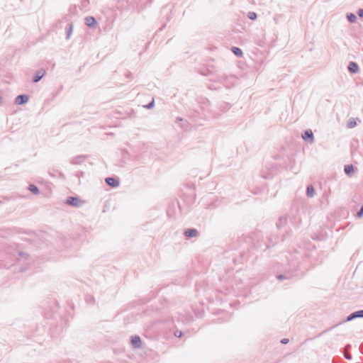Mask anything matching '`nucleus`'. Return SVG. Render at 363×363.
Segmentation results:
<instances>
[{
  "instance_id": "16",
  "label": "nucleus",
  "mask_w": 363,
  "mask_h": 363,
  "mask_svg": "<svg viewBox=\"0 0 363 363\" xmlns=\"http://www.w3.org/2000/svg\"><path fill=\"white\" fill-rule=\"evenodd\" d=\"M348 21L351 23H354L357 21V17L353 13H349L347 16Z\"/></svg>"
},
{
  "instance_id": "5",
  "label": "nucleus",
  "mask_w": 363,
  "mask_h": 363,
  "mask_svg": "<svg viewBox=\"0 0 363 363\" xmlns=\"http://www.w3.org/2000/svg\"><path fill=\"white\" fill-rule=\"evenodd\" d=\"M131 344L135 348H140L141 347V340L139 336H133L131 338Z\"/></svg>"
},
{
  "instance_id": "22",
  "label": "nucleus",
  "mask_w": 363,
  "mask_h": 363,
  "mask_svg": "<svg viewBox=\"0 0 363 363\" xmlns=\"http://www.w3.org/2000/svg\"><path fill=\"white\" fill-rule=\"evenodd\" d=\"M182 333L181 331H177V332L175 333V335H176L177 337H182Z\"/></svg>"
},
{
  "instance_id": "21",
  "label": "nucleus",
  "mask_w": 363,
  "mask_h": 363,
  "mask_svg": "<svg viewBox=\"0 0 363 363\" xmlns=\"http://www.w3.org/2000/svg\"><path fill=\"white\" fill-rule=\"evenodd\" d=\"M358 15L359 17L363 18V9H359L358 11Z\"/></svg>"
},
{
  "instance_id": "26",
  "label": "nucleus",
  "mask_w": 363,
  "mask_h": 363,
  "mask_svg": "<svg viewBox=\"0 0 363 363\" xmlns=\"http://www.w3.org/2000/svg\"><path fill=\"white\" fill-rule=\"evenodd\" d=\"M2 102V97L0 96V104H1Z\"/></svg>"
},
{
  "instance_id": "13",
  "label": "nucleus",
  "mask_w": 363,
  "mask_h": 363,
  "mask_svg": "<svg viewBox=\"0 0 363 363\" xmlns=\"http://www.w3.org/2000/svg\"><path fill=\"white\" fill-rule=\"evenodd\" d=\"M356 125H357L356 120L353 118H350L349 121H347V125L349 128H352L355 127Z\"/></svg>"
},
{
  "instance_id": "14",
  "label": "nucleus",
  "mask_w": 363,
  "mask_h": 363,
  "mask_svg": "<svg viewBox=\"0 0 363 363\" xmlns=\"http://www.w3.org/2000/svg\"><path fill=\"white\" fill-rule=\"evenodd\" d=\"M28 189L34 194H39V189L38 188L34 185V184H30L28 187Z\"/></svg>"
},
{
  "instance_id": "6",
  "label": "nucleus",
  "mask_w": 363,
  "mask_h": 363,
  "mask_svg": "<svg viewBox=\"0 0 363 363\" xmlns=\"http://www.w3.org/2000/svg\"><path fill=\"white\" fill-rule=\"evenodd\" d=\"M105 181L108 185L112 187H118L119 186V182L113 177H107Z\"/></svg>"
},
{
  "instance_id": "8",
  "label": "nucleus",
  "mask_w": 363,
  "mask_h": 363,
  "mask_svg": "<svg viewBox=\"0 0 363 363\" xmlns=\"http://www.w3.org/2000/svg\"><path fill=\"white\" fill-rule=\"evenodd\" d=\"M184 235L189 238L196 237L198 235V231L194 228L187 229L185 230Z\"/></svg>"
},
{
  "instance_id": "10",
  "label": "nucleus",
  "mask_w": 363,
  "mask_h": 363,
  "mask_svg": "<svg viewBox=\"0 0 363 363\" xmlns=\"http://www.w3.org/2000/svg\"><path fill=\"white\" fill-rule=\"evenodd\" d=\"M348 69L352 73H356L358 71V66L354 62H350L348 65Z\"/></svg>"
},
{
  "instance_id": "18",
  "label": "nucleus",
  "mask_w": 363,
  "mask_h": 363,
  "mask_svg": "<svg viewBox=\"0 0 363 363\" xmlns=\"http://www.w3.org/2000/svg\"><path fill=\"white\" fill-rule=\"evenodd\" d=\"M72 30H73V26L72 25H69V28L67 31V38H69L71 35H72Z\"/></svg>"
},
{
  "instance_id": "9",
  "label": "nucleus",
  "mask_w": 363,
  "mask_h": 363,
  "mask_svg": "<svg viewBox=\"0 0 363 363\" xmlns=\"http://www.w3.org/2000/svg\"><path fill=\"white\" fill-rule=\"evenodd\" d=\"M85 23L89 27H93L96 23V21L94 17L88 16L85 18Z\"/></svg>"
},
{
  "instance_id": "23",
  "label": "nucleus",
  "mask_w": 363,
  "mask_h": 363,
  "mask_svg": "<svg viewBox=\"0 0 363 363\" xmlns=\"http://www.w3.org/2000/svg\"><path fill=\"white\" fill-rule=\"evenodd\" d=\"M281 342L282 344H286V343H288V342H289V340H288V339H286V338H284V339H282V340H281Z\"/></svg>"
},
{
  "instance_id": "7",
  "label": "nucleus",
  "mask_w": 363,
  "mask_h": 363,
  "mask_svg": "<svg viewBox=\"0 0 363 363\" xmlns=\"http://www.w3.org/2000/svg\"><path fill=\"white\" fill-rule=\"evenodd\" d=\"M45 74V70L43 69L37 71L35 77L33 78V82H39Z\"/></svg>"
},
{
  "instance_id": "15",
  "label": "nucleus",
  "mask_w": 363,
  "mask_h": 363,
  "mask_svg": "<svg viewBox=\"0 0 363 363\" xmlns=\"http://www.w3.org/2000/svg\"><path fill=\"white\" fill-rule=\"evenodd\" d=\"M232 52H233L236 56H238V57L242 56V50H241L240 48H237V47H233V48H232Z\"/></svg>"
},
{
  "instance_id": "25",
  "label": "nucleus",
  "mask_w": 363,
  "mask_h": 363,
  "mask_svg": "<svg viewBox=\"0 0 363 363\" xmlns=\"http://www.w3.org/2000/svg\"><path fill=\"white\" fill-rule=\"evenodd\" d=\"M345 357L348 359H350L352 358V356L350 354H345Z\"/></svg>"
},
{
  "instance_id": "20",
  "label": "nucleus",
  "mask_w": 363,
  "mask_h": 363,
  "mask_svg": "<svg viewBox=\"0 0 363 363\" xmlns=\"http://www.w3.org/2000/svg\"><path fill=\"white\" fill-rule=\"evenodd\" d=\"M358 217H361L363 216V206L361 207L360 210L357 213Z\"/></svg>"
},
{
  "instance_id": "1",
  "label": "nucleus",
  "mask_w": 363,
  "mask_h": 363,
  "mask_svg": "<svg viewBox=\"0 0 363 363\" xmlns=\"http://www.w3.org/2000/svg\"><path fill=\"white\" fill-rule=\"evenodd\" d=\"M66 203L72 206L79 207L82 205L83 201L77 197H69L66 201Z\"/></svg>"
},
{
  "instance_id": "4",
  "label": "nucleus",
  "mask_w": 363,
  "mask_h": 363,
  "mask_svg": "<svg viewBox=\"0 0 363 363\" xmlns=\"http://www.w3.org/2000/svg\"><path fill=\"white\" fill-rule=\"evenodd\" d=\"M28 100H29L28 96L22 94V95H18L16 98L15 102L17 104L21 105V104H24L27 103L28 101Z\"/></svg>"
},
{
  "instance_id": "19",
  "label": "nucleus",
  "mask_w": 363,
  "mask_h": 363,
  "mask_svg": "<svg viewBox=\"0 0 363 363\" xmlns=\"http://www.w3.org/2000/svg\"><path fill=\"white\" fill-rule=\"evenodd\" d=\"M154 105H155V101H154V100H152L150 103H149V104H148L147 106H145V107L146 108L150 109V108H153V107H154Z\"/></svg>"
},
{
  "instance_id": "2",
  "label": "nucleus",
  "mask_w": 363,
  "mask_h": 363,
  "mask_svg": "<svg viewBox=\"0 0 363 363\" xmlns=\"http://www.w3.org/2000/svg\"><path fill=\"white\" fill-rule=\"evenodd\" d=\"M304 140L308 141L310 143H313L314 140L313 133L311 130H307L304 132L302 135Z\"/></svg>"
},
{
  "instance_id": "11",
  "label": "nucleus",
  "mask_w": 363,
  "mask_h": 363,
  "mask_svg": "<svg viewBox=\"0 0 363 363\" xmlns=\"http://www.w3.org/2000/svg\"><path fill=\"white\" fill-rule=\"evenodd\" d=\"M344 170L347 175L351 176L354 172V167L352 164L345 165Z\"/></svg>"
},
{
  "instance_id": "17",
  "label": "nucleus",
  "mask_w": 363,
  "mask_h": 363,
  "mask_svg": "<svg viewBox=\"0 0 363 363\" xmlns=\"http://www.w3.org/2000/svg\"><path fill=\"white\" fill-rule=\"evenodd\" d=\"M247 17L251 20H255L257 18V14L255 12H249Z\"/></svg>"
},
{
  "instance_id": "3",
  "label": "nucleus",
  "mask_w": 363,
  "mask_h": 363,
  "mask_svg": "<svg viewBox=\"0 0 363 363\" xmlns=\"http://www.w3.org/2000/svg\"><path fill=\"white\" fill-rule=\"evenodd\" d=\"M357 318H363V310L355 311L347 317L345 321H351Z\"/></svg>"
},
{
  "instance_id": "12",
  "label": "nucleus",
  "mask_w": 363,
  "mask_h": 363,
  "mask_svg": "<svg viewBox=\"0 0 363 363\" xmlns=\"http://www.w3.org/2000/svg\"><path fill=\"white\" fill-rule=\"evenodd\" d=\"M314 194H315V190H314V188L313 187V186H311V185L308 186L307 190H306L307 196L308 197L311 198L314 196Z\"/></svg>"
},
{
  "instance_id": "24",
  "label": "nucleus",
  "mask_w": 363,
  "mask_h": 363,
  "mask_svg": "<svg viewBox=\"0 0 363 363\" xmlns=\"http://www.w3.org/2000/svg\"><path fill=\"white\" fill-rule=\"evenodd\" d=\"M277 278H278V279H279V280H282V279H284L285 277H284V275H281H281H279V276L277 277Z\"/></svg>"
}]
</instances>
